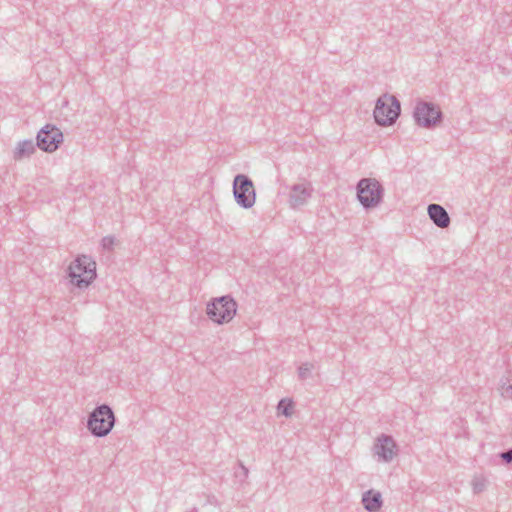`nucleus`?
<instances>
[{
	"instance_id": "14",
	"label": "nucleus",
	"mask_w": 512,
	"mask_h": 512,
	"mask_svg": "<svg viewBox=\"0 0 512 512\" xmlns=\"http://www.w3.org/2000/svg\"><path fill=\"white\" fill-rule=\"evenodd\" d=\"M498 390L505 399H512V370H508L499 381Z\"/></svg>"
},
{
	"instance_id": "1",
	"label": "nucleus",
	"mask_w": 512,
	"mask_h": 512,
	"mask_svg": "<svg viewBox=\"0 0 512 512\" xmlns=\"http://www.w3.org/2000/svg\"><path fill=\"white\" fill-rule=\"evenodd\" d=\"M67 273L74 286L87 288L96 279V262L91 256L79 255L70 263Z\"/></svg>"
},
{
	"instance_id": "6",
	"label": "nucleus",
	"mask_w": 512,
	"mask_h": 512,
	"mask_svg": "<svg viewBox=\"0 0 512 512\" xmlns=\"http://www.w3.org/2000/svg\"><path fill=\"white\" fill-rule=\"evenodd\" d=\"M413 118L418 126L434 129L442 122L443 114L438 105L420 100L414 108Z\"/></svg>"
},
{
	"instance_id": "2",
	"label": "nucleus",
	"mask_w": 512,
	"mask_h": 512,
	"mask_svg": "<svg viewBox=\"0 0 512 512\" xmlns=\"http://www.w3.org/2000/svg\"><path fill=\"white\" fill-rule=\"evenodd\" d=\"M237 302L231 295H224L213 298L207 303L206 314L216 324L230 322L237 311Z\"/></svg>"
},
{
	"instance_id": "11",
	"label": "nucleus",
	"mask_w": 512,
	"mask_h": 512,
	"mask_svg": "<svg viewBox=\"0 0 512 512\" xmlns=\"http://www.w3.org/2000/svg\"><path fill=\"white\" fill-rule=\"evenodd\" d=\"M429 218L439 228H447L450 225V217L447 211L439 204H430L427 208Z\"/></svg>"
},
{
	"instance_id": "19",
	"label": "nucleus",
	"mask_w": 512,
	"mask_h": 512,
	"mask_svg": "<svg viewBox=\"0 0 512 512\" xmlns=\"http://www.w3.org/2000/svg\"><path fill=\"white\" fill-rule=\"evenodd\" d=\"M484 489V483L481 481H474L473 482V491L475 493H480Z\"/></svg>"
},
{
	"instance_id": "9",
	"label": "nucleus",
	"mask_w": 512,
	"mask_h": 512,
	"mask_svg": "<svg viewBox=\"0 0 512 512\" xmlns=\"http://www.w3.org/2000/svg\"><path fill=\"white\" fill-rule=\"evenodd\" d=\"M374 453L380 461L390 462L397 453V445L392 436L381 434L374 444Z\"/></svg>"
},
{
	"instance_id": "4",
	"label": "nucleus",
	"mask_w": 512,
	"mask_h": 512,
	"mask_svg": "<svg viewBox=\"0 0 512 512\" xmlns=\"http://www.w3.org/2000/svg\"><path fill=\"white\" fill-rule=\"evenodd\" d=\"M357 199L364 209L379 206L383 201L384 188L375 178H363L357 183Z\"/></svg>"
},
{
	"instance_id": "5",
	"label": "nucleus",
	"mask_w": 512,
	"mask_h": 512,
	"mask_svg": "<svg viewBox=\"0 0 512 512\" xmlns=\"http://www.w3.org/2000/svg\"><path fill=\"white\" fill-rule=\"evenodd\" d=\"M400 112V101L393 95L384 94L377 99L373 116L379 126H390L395 123Z\"/></svg>"
},
{
	"instance_id": "8",
	"label": "nucleus",
	"mask_w": 512,
	"mask_h": 512,
	"mask_svg": "<svg viewBox=\"0 0 512 512\" xmlns=\"http://www.w3.org/2000/svg\"><path fill=\"white\" fill-rule=\"evenodd\" d=\"M64 136L61 130L53 124H46L36 136V145L44 152L56 151L63 142Z\"/></svg>"
},
{
	"instance_id": "21",
	"label": "nucleus",
	"mask_w": 512,
	"mask_h": 512,
	"mask_svg": "<svg viewBox=\"0 0 512 512\" xmlns=\"http://www.w3.org/2000/svg\"><path fill=\"white\" fill-rule=\"evenodd\" d=\"M189 512H199L197 508H193L191 511Z\"/></svg>"
},
{
	"instance_id": "3",
	"label": "nucleus",
	"mask_w": 512,
	"mask_h": 512,
	"mask_svg": "<svg viewBox=\"0 0 512 512\" xmlns=\"http://www.w3.org/2000/svg\"><path fill=\"white\" fill-rule=\"evenodd\" d=\"M115 424V415L107 404L97 406L88 417L87 428L95 437H104L110 433Z\"/></svg>"
},
{
	"instance_id": "7",
	"label": "nucleus",
	"mask_w": 512,
	"mask_h": 512,
	"mask_svg": "<svg viewBox=\"0 0 512 512\" xmlns=\"http://www.w3.org/2000/svg\"><path fill=\"white\" fill-rule=\"evenodd\" d=\"M235 202L244 209H250L256 202V190L253 181L245 174H237L233 179Z\"/></svg>"
},
{
	"instance_id": "13",
	"label": "nucleus",
	"mask_w": 512,
	"mask_h": 512,
	"mask_svg": "<svg viewBox=\"0 0 512 512\" xmlns=\"http://www.w3.org/2000/svg\"><path fill=\"white\" fill-rule=\"evenodd\" d=\"M37 145L31 139L23 140L17 143L13 152L14 160H22L35 153Z\"/></svg>"
},
{
	"instance_id": "17",
	"label": "nucleus",
	"mask_w": 512,
	"mask_h": 512,
	"mask_svg": "<svg viewBox=\"0 0 512 512\" xmlns=\"http://www.w3.org/2000/svg\"><path fill=\"white\" fill-rule=\"evenodd\" d=\"M101 245L103 249L105 250H113V247L115 245V238L114 236H105L101 240Z\"/></svg>"
},
{
	"instance_id": "18",
	"label": "nucleus",
	"mask_w": 512,
	"mask_h": 512,
	"mask_svg": "<svg viewBox=\"0 0 512 512\" xmlns=\"http://www.w3.org/2000/svg\"><path fill=\"white\" fill-rule=\"evenodd\" d=\"M499 457L502 459L503 462L506 464L512 463V448L505 450L499 454Z\"/></svg>"
},
{
	"instance_id": "10",
	"label": "nucleus",
	"mask_w": 512,
	"mask_h": 512,
	"mask_svg": "<svg viewBox=\"0 0 512 512\" xmlns=\"http://www.w3.org/2000/svg\"><path fill=\"white\" fill-rule=\"evenodd\" d=\"M312 189L309 185L294 184L291 187L289 195V203L291 207L296 208L306 203L307 199L311 197Z\"/></svg>"
},
{
	"instance_id": "16",
	"label": "nucleus",
	"mask_w": 512,
	"mask_h": 512,
	"mask_svg": "<svg viewBox=\"0 0 512 512\" xmlns=\"http://www.w3.org/2000/svg\"><path fill=\"white\" fill-rule=\"evenodd\" d=\"M314 365L310 362L301 364L298 368V376L300 380H306L311 377Z\"/></svg>"
},
{
	"instance_id": "20",
	"label": "nucleus",
	"mask_w": 512,
	"mask_h": 512,
	"mask_svg": "<svg viewBox=\"0 0 512 512\" xmlns=\"http://www.w3.org/2000/svg\"><path fill=\"white\" fill-rule=\"evenodd\" d=\"M239 466L241 468L243 478L246 479L248 477V474H249L248 468L245 467L242 462H239Z\"/></svg>"
},
{
	"instance_id": "15",
	"label": "nucleus",
	"mask_w": 512,
	"mask_h": 512,
	"mask_svg": "<svg viewBox=\"0 0 512 512\" xmlns=\"http://www.w3.org/2000/svg\"><path fill=\"white\" fill-rule=\"evenodd\" d=\"M278 414L290 417L293 413V401L291 399H281L277 404Z\"/></svg>"
},
{
	"instance_id": "12",
	"label": "nucleus",
	"mask_w": 512,
	"mask_h": 512,
	"mask_svg": "<svg viewBox=\"0 0 512 512\" xmlns=\"http://www.w3.org/2000/svg\"><path fill=\"white\" fill-rule=\"evenodd\" d=\"M362 504L368 512H377L383 505L381 493L370 489L363 493Z\"/></svg>"
}]
</instances>
